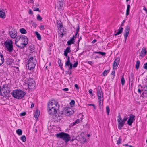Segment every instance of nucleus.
<instances>
[{"label": "nucleus", "mask_w": 147, "mask_h": 147, "mask_svg": "<svg viewBox=\"0 0 147 147\" xmlns=\"http://www.w3.org/2000/svg\"><path fill=\"white\" fill-rule=\"evenodd\" d=\"M15 44L20 49L25 47L28 44V38L23 35H18L16 38Z\"/></svg>", "instance_id": "obj_1"}, {"label": "nucleus", "mask_w": 147, "mask_h": 147, "mask_svg": "<svg viewBox=\"0 0 147 147\" xmlns=\"http://www.w3.org/2000/svg\"><path fill=\"white\" fill-rule=\"evenodd\" d=\"M11 94L15 98L20 99L24 97L25 93L21 90L17 89L13 90Z\"/></svg>", "instance_id": "obj_2"}, {"label": "nucleus", "mask_w": 147, "mask_h": 147, "mask_svg": "<svg viewBox=\"0 0 147 147\" xmlns=\"http://www.w3.org/2000/svg\"><path fill=\"white\" fill-rule=\"evenodd\" d=\"M52 102H49L47 105V110L49 114L51 115H53V118L55 117V118L56 117H57V115H55L57 113V108L54 107V104L52 105Z\"/></svg>", "instance_id": "obj_3"}, {"label": "nucleus", "mask_w": 147, "mask_h": 147, "mask_svg": "<svg viewBox=\"0 0 147 147\" xmlns=\"http://www.w3.org/2000/svg\"><path fill=\"white\" fill-rule=\"evenodd\" d=\"M55 136L58 138L62 139L66 143H67L71 138L68 134L63 132L56 134Z\"/></svg>", "instance_id": "obj_4"}, {"label": "nucleus", "mask_w": 147, "mask_h": 147, "mask_svg": "<svg viewBox=\"0 0 147 147\" xmlns=\"http://www.w3.org/2000/svg\"><path fill=\"white\" fill-rule=\"evenodd\" d=\"M7 50L10 53H11L13 50L12 41L11 40L7 39L4 43Z\"/></svg>", "instance_id": "obj_5"}, {"label": "nucleus", "mask_w": 147, "mask_h": 147, "mask_svg": "<svg viewBox=\"0 0 147 147\" xmlns=\"http://www.w3.org/2000/svg\"><path fill=\"white\" fill-rule=\"evenodd\" d=\"M36 59L33 57H30L28 60V69L33 70L36 64Z\"/></svg>", "instance_id": "obj_6"}, {"label": "nucleus", "mask_w": 147, "mask_h": 147, "mask_svg": "<svg viewBox=\"0 0 147 147\" xmlns=\"http://www.w3.org/2000/svg\"><path fill=\"white\" fill-rule=\"evenodd\" d=\"M56 24L58 26V29L60 32L59 34L61 35H62L61 37H62L63 36V32H64L63 24L61 21L59 19L57 20Z\"/></svg>", "instance_id": "obj_7"}, {"label": "nucleus", "mask_w": 147, "mask_h": 147, "mask_svg": "<svg viewBox=\"0 0 147 147\" xmlns=\"http://www.w3.org/2000/svg\"><path fill=\"white\" fill-rule=\"evenodd\" d=\"M36 85L35 82L33 78L28 79V89L32 90L34 89Z\"/></svg>", "instance_id": "obj_8"}, {"label": "nucleus", "mask_w": 147, "mask_h": 147, "mask_svg": "<svg viewBox=\"0 0 147 147\" xmlns=\"http://www.w3.org/2000/svg\"><path fill=\"white\" fill-rule=\"evenodd\" d=\"M135 116L132 114L129 115V117L127 121V124L129 126H131L132 124L135 120Z\"/></svg>", "instance_id": "obj_9"}, {"label": "nucleus", "mask_w": 147, "mask_h": 147, "mask_svg": "<svg viewBox=\"0 0 147 147\" xmlns=\"http://www.w3.org/2000/svg\"><path fill=\"white\" fill-rule=\"evenodd\" d=\"M97 96L98 98H102L103 94L102 90L101 87L100 86H98L97 88Z\"/></svg>", "instance_id": "obj_10"}, {"label": "nucleus", "mask_w": 147, "mask_h": 147, "mask_svg": "<svg viewBox=\"0 0 147 147\" xmlns=\"http://www.w3.org/2000/svg\"><path fill=\"white\" fill-rule=\"evenodd\" d=\"M120 58L118 57L114 60L113 65V69H117L120 62Z\"/></svg>", "instance_id": "obj_11"}, {"label": "nucleus", "mask_w": 147, "mask_h": 147, "mask_svg": "<svg viewBox=\"0 0 147 147\" xmlns=\"http://www.w3.org/2000/svg\"><path fill=\"white\" fill-rule=\"evenodd\" d=\"M130 30V27L129 26H126L125 29V33L124 34V36L125 37V43L127 38L129 34Z\"/></svg>", "instance_id": "obj_12"}, {"label": "nucleus", "mask_w": 147, "mask_h": 147, "mask_svg": "<svg viewBox=\"0 0 147 147\" xmlns=\"http://www.w3.org/2000/svg\"><path fill=\"white\" fill-rule=\"evenodd\" d=\"M17 32L16 31L14 30H12L11 31L9 32V34L11 37L13 38H15L17 36Z\"/></svg>", "instance_id": "obj_13"}, {"label": "nucleus", "mask_w": 147, "mask_h": 147, "mask_svg": "<svg viewBox=\"0 0 147 147\" xmlns=\"http://www.w3.org/2000/svg\"><path fill=\"white\" fill-rule=\"evenodd\" d=\"M146 53L147 51L146 48L143 47L140 53L139 57H141L142 58L143 57L145 56Z\"/></svg>", "instance_id": "obj_14"}, {"label": "nucleus", "mask_w": 147, "mask_h": 147, "mask_svg": "<svg viewBox=\"0 0 147 147\" xmlns=\"http://www.w3.org/2000/svg\"><path fill=\"white\" fill-rule=\"evenodd\" d=\"M6 17L5 11L3 9H0V17L3 19L5 18Z\"/></svg>", "instance_id": "obj_15"}, {"label": "nucleus", "mask_w": 147, "mask_h": 147, "mask_svg": "<svg viewBox=\"0 0 147 147\" xmlns=\"http://www.w3.org/2000/svg\"><path fill=\"white\" fill-rule=\"evenodd\" d=\"M58 1L59 6H57V7L58 10L60 11L61 10L63 6L64 0H58Z\"/></svg>", "instance_id": "obj_16"}, {"label": "nucleus", "mask_w": 147, "mask_h": 147, "mask_svg": "<svg viewBox=\"0 0 147 147\" xmlns=\"http://www.w3.org/2000/svg\"><path fill=\"white\" fill-rule=\"evenodd\" d=\"M29 47L28 49L30 51V53H33L35 51V47L33 44H29Z\"/></svg>", "instance_id": "obj_17"}, {"label": "nucleus", "mask_w": 147, "mask_h": 147, "mask_svg": "<svg viewBox=\"0 0 147 147\" xmlns=\"http://www.w3.org/2000/svg\"><path fill=\"white\" fill-rule=\"evenodd\" d=\"M118 127L119 130H121L122 129V127L124 126L125 124L124 123H123L121 121L118 120Z\"/></svg>", "instance_id": "obj_18"}, {"label": "nucleus", "mask_w": 147, "mask_h": 147, "mask_svg": "<svg viewBox=\"0 0 147 147\" xmlns=\"http://www.w3.org/2000/svg\"><path fill=\"white\" fill-rule=\"evenodd\" d=\"M70 140V142L73 145H76V144H77V142H78L77 139L74 136L73 137L72 139L71 138Z\"/></svg>", "instance_id": "obj_19"}, {"label": "nucleus", "mask_w": 147, "mask_h": 147, "mask_svg": "<svg viewBox=\"0 0 147 147\" xmlns=\"http://www.w3.org/2000/svg\"><path fill=\"white\" fill-rule=\"evenodd\" d=\"M75 42L74 37H73L70 40L67 42V44L68 45H70L72 44H74Z\"/></svg>", "instance_id": "obj_20"}, {"label": "nucleus", "mask_w": 147, "mask_h": 147, "mask_svg": "<svg viewBox=\"0 0 147 147\" xmlns=\"http://www.w3.org/2000/svg\"><path fill=\"white\" fill-rule=\"evenodd\" d=\"M123 28L122 27H120L118 30V31L117 33L114 34V35L117 36L122 33Z\"/></svg>", "instance_id": "obj_21"}, {"label": "nucleus", "mask_w": 147, "mask_h": 147, "mask_svg": "<svg viewBox=\"0 0 147 147\" xmlns=\"http://www.w3.org/2000/svg\"><path fill=\"white\" fill-rule=\"evenodd\" d=\"M40 111L39 110H36L34 113V117L35 118H38L40 115Z\"/></svg>", "instance_id": "obj_22"}, {"label": "nucleus", "mask_w": 147, "mask_h": 147, "mask_svg": "<svg viewBox=\"0 0 147 147\" xmlns=\"http://www.w3.org/2000/svg\"><path fill=\"white\" fill-rule=\"evenodd\" d=\"M140 63V61L139 60H138L136 61V63L135 65V68L137 70H138L139 69Z\"/></svg>", "instance_id": "obj_23"}, {"label": "nucleus", "mask_w": 147, "mask_h": 147, "mask_svg": "<svg viewBox=\"0 0 147 147\" xmlns=\"http://www.w3.org/2000/svg\"><path fill=\"white\" fill-rule=\"evenodd\" d=\"M93 53L95 54H99L101 55L102 56H105L106 55V53L105 52L101 51H94Z\"/></svg>", "instance_id": "obj_24"}, {"label": "nucleus", "mask_w": 147, "mask_h": 147, "mask_svg": "<svg viewBox=\"0 0 147 147\" xmlns=\"http://www.w3.org/2000/svg\"><path fill=\"white\" fill-rule=\"evenodd\" d=\"M35 34L36 35V37L38 40H41V36L38 32L36 31L35 32Z\"/></svg>", "instance_id": "obj_25"}, {"label": "nucleus", "mask_w": 147, "mask_h": 147, "mask_svg": "<svg viewBox=\"0 0 147 147\" xmlns=\"http://www.w3.org/2000/svg\"><path fill=\"white\" fill-rule=\"evenodd\" d=\"M127 10L126 11V15L128 16L129 13L130 11V5L129 4H127Z\"/></svg>", "instance_id": "obj_26"}, {"label": "nucleus", "mask_w": 147, "mask_h": 147, "mask_svg": "<svg viewBox=\"0 0 147 147\" xmlns=\"http://www.w3.org/2000/svg\"><path fill=\"white\" fill-rule=\"evenodd\" d=\"M134 79V76L132 73H131L129 76V83L130 82V81H131L132 82Z\"/></svg>", "instance_id": "obj_27"}, {"label": "nucleus", "mask_w": 147, "mask_h": 147, "mask_svg": "<svg viewBox=\"0 0 147 147\" xmlns=\"http://www.w3.org/2000/svg\"><path fill=\"white\" fill-rule=\"evenodd\" d=\"M122 76L121 81V85L122 86H124L125 84V80L124 78V75H123Z\"/></svg>", "instance_id": "obj_28"}, {"label": "nucleus", "mask_w": 147, "mask_h": 147, "mask_svg": "<svg viewBox=\"0 0 147 147\" xmlns=\"http://www.w3.org/2000/svg\"><path fill=\"white\" fill-rule=\"evenodd\" d=\"M16 133L19 136H21L22 134V130L20 129H18L16 130Z\"/></svg>", "instance_id": "obj_29"}, {"label": "nucleus", "mask_w": 147, "mask_h": 147, "mask_svg": "<svg viewBox=\"0 0 147 147\" xmlns=\"http://www.w3.org/2000/svg\"><path fill=\"white\" fill-rule=\"evenodd\" d=\"M20 31L22 34H25L27 33V32L25 29L24 28H22L20 29Z\"/></svg>", "instance_id": "obj_30"}, {"label": "nucleus", "mask_w": 147, "mask_h": 147, "mask_svg": "<svg viewBox=\"0 0 147 147\" xmlns=\"http://www.w3.org/2000/svg\"><path fill=\"white\" fill-rule=\"evenodd\" d=\"M0 60H1V63H0V65H1L3 64L4 61V58L2 54V56H0Z\"/></svg>", "instance_id": "obj_31"}, {"label": "nucleus", "mask_w": 147, "mask_h": 147, "mask_svg": "<svg viewBox=\"0 0 147 147\" xmlns=\"http://www.w3.org/2000/svg\"><path fill=\"white\" fill-rule=\"evenodd\" d=\"M20 138L23 142H25L26 141V139L25 135H22L20 137Z\"/></svg>", "instance_id": "obj_32"}, {"label": "nucleus", "mask_w": 147, "mask_h": 147, "mask_svg": "<svg viewBox=\"0 0 147 147\" xmlns=\"http://www.w3.org/2000/svg\"><path fill=\"white\" fill-rule=\"evenodd\" d=\"M80 120L79 119H77L75 122H74L72 123V126H74V125H76L77 124L79 123L80 122Z\"/></svg>", "instance_id": "obj_33"}, {"label": "nucleus", "mask_w": 147, "mask_h": 147, "mask_svg": "<svg viewBox=\"0 0 147 147\" xmlns=\"http://www.w3.org/2000/svg\"><path fill=\"white\" fill-rule=\"evenodd\" d=\"M72 65V64L71 62H65V67H66L70 66Z\"/></svg>", "instance_id": "obj_34"}, {"label": "nucleus", "mask_w": 147, "mask_h": 147, "mask_svg": "<svg viewBox=\"0 0 147 147\" xmlns=\"http://www.w3.org/2000/svg\"><path fill=\"white\" fill-rule=\"evenodd\" d=\"M106 111L107 115H109V114L110 110L109 107L108 106H107L106 107Z\"/></svg>", "instance_id": "obj_35"}, {"label": "nucleus", "mask_w": 147, "mask_h": 147, "mask_svg": "<svg viewBox=\"0 0 147 147\" xmlns=\"http://www.w3.org/2000/svg\"><path fill=\"white\" fill-rule=\"evenodd\" d=\"M122 141V139L121 137H120L119 138V139L117 140V144L118 145H119L121 143Z\"/></svg>", "instance_id": "obj_36"}, {"label": "nucleus", "mask_w": 147, "mask_h": 147, "mask_svg": "<svg viewBox=\"0 0 147 147\" xmlns=\"http://www.w3.org/2000/svg\"><path fill=\"white\" fill-rule=\"evenodd\" d=\"M109 70H105L103 72L102 74L104 76H105L109 73Z\"/></svg>", "instance_id": "obj_37"}, {"label": "nucleus", "mask_w": 147, "mask_h": 147, "mask_svg": "<svg viewBox=\"0 0 147 147\" xmlns=\"http://www.w3.org/2000/svg\"><path fill=\"white\" fill-rule=\"evenodd\" d=\"M98 100L99 105H103V101L101 100V98H98Z\"/></svg>", "instance_id": "obj_38"}, {"label": "nucleus", "mask_w": 147, "mask_h": 147, "mask_svg": "<svg viewBox=\"0 0 147 147\" xmlns=\"http://www.w3.org/2000/svg\"><path fill=\"white\" fill-rule=\"evenodd\" d=\"M37 20L39 21H41L42 20V17L41 16L38 14L37 15Z\"/></svg>", "instance_id": "obj_39"}, {"label": "nucleus", "mask_w": 147, "mask_h": 147, "mask_svg": "<svg viewBox=\"0 0 147 147\" xmlns=\"http://www.w3.org/2000/svg\"><path fill=\"white\" fill-rule=\"evenodd\" d=\"M65 51L68 53H70L71 51L70 47H67Z\"/></svg>", "instance_id": "obj_40"}, {"label": "nucleus", "mask_w": 147, "mask_h": 147, "mask_svg": "<svg viewBox=\"0 0 147 147\" xmlns=\"http://www.w3.org/2000/svg\"><path fill=\"white\" fill-rule=\"evenodd\" d=\"M54 103L53 102H52L53 104V105H54L53 104H54L55 105H54V107H57V105H58V107L59 105L58 104V102H56L55 100L54 101ZM53 105V104H52V105Z\"/></svg>", "instance_id": "obj_41"}, {"label": "nucleus", "mask_w": 147, "mask_h": 147, "mask_svg": "<svg viewBox=\"0 0 147 147\" xmlns=\"http://www.w3.org/2000/svg\"><path fill=\"white\" fill-rule=\"evenodd\" d=\"M127 118L126 116H125L123 118V119L122 120L121 119V121H123V123H125V122L127 121Z\"/></svg>", "instance_id": "obj_42"}, {"label": "nucleus", "mask_w": 147, "mask_h": 147, "mask_svg": "<svg viewBox=\"0 0 147 147\" xmlns=\"http://www.w3.org/2000/svg\"><path fill=\"white\" fill-rule=\"evenodd\" d=\"M147 94V89H146V90L145 91L143 92L142 94V96L143 97H144L145 96L144 94Z\"/></svg>", "instance_id": "obj_43"}, {"label": "nucleus", "mask_w": 147, "mask_h": 147, "mask_svg": "<svg viewBox=\"0 0 147 147\" xmlns=\"http://www.w3.org/2000/svg\"><path fill=\"white\" fill-rule=\"evenodd\" d=\"M117 117L118 119H117V121H118V120L121 121V120L122 118L120 114V113H119Z\"/></svg>", "instance_id": "obj_44"}, {"label": "nucleus", "mask_w": 147, "mask_h": 147, "mask_svg": "<svg viewBox=\"0 0 147 147\" xmlns=\"http://www.w3.org/2000/svg\"><path fill=\"white\" fill-rule=\"evenodd\" d=\"M111 74L113 75V78H112V79H113V78H114V77L115 76V69H113V71Z\"/></svg>", "instance_id": "obj_45"}, {"label": "nucleus", "mask_w": 147, "mask_h": 147, "mask_svg": "<svg viewBox=\"0 0 147 147\" xmlns=\"http://www.w3.org/2000/svg\"><path fill=\"white\" fill-rule=\"evenodd\" d=\"M58 63L59 64V66L60 67L62 68L61 67L63 65V64L61 63V60L59 59V60L58 61Z\"/></svg>", "instance_id": "obj_46"}, {"label": "nucleus", "mask_w": 147, "mask_h": 147, "mask_svg": "<svg viewBox=\"0 0 147 147\" xmlns=\"http://www.w3.org/2000/svg\"><path fill=\"white\" fill-rule=\"evenodd\" d=\"M143 67L144 69L147 70V62L144 64Z\"/></svg>", "instance_id": "obj_47"}, {"label": "nucleus", "mask_w": 147, "mask_h": 147, "mask_svg": "<svg viewBox=\"0 0 147 147\" xmlns=\"http://www.w3.org/2000/svg\"><path fill=\"white\" fill-rule=\"evenodd\" d=\"M78 64V61H76V62H75V63L73 65V67L74 68H76L77 67V65Z\"/></svg>", "instance_id": "obj_48"}, {"label": "nucleus", "mask_w": 147, "mask_h": 147, "mask_svg": "<svg viewBox=\"0 0 147 147\" xmlns=\"http://www.w3.org/2000/svg\"><path fill=\"white\" fill-rule=\"evenodd\" d=\"M88 105L89 106H92L93 107V108L94 109H96V107L95 105L93 104H88Z\"/></svg>", "instance_id": "obj_49"}, {"label": "nucleus", "mask_w": 147, "mask_h": 147, "mask_svg": "<svg viewBox=\"0 0 147 147\" xmlns=\"http://www.w3.org/2000/svg\"><path fill=\"white\" fill-rule=\"evenodd\" d=\"M80 29V26L78 24V26H77V28L76 30V32L78 33V32L79 31Z\"/></svg>", "instance_id": "obj_50"}, {"label": "nucleus", "mask_w": 147, "mask_h": 147, "mask_svg": "<svg viewBox=\"0 0 147 147\" xmlns=\"http://www.w3.org/2000/svg\"><path fill=\"white\" fill-rule=\"evenodd\" d=\"M75 103V101L74 100H72L71 101V102L70 103V104L71 105H74Z\"/></svg>", "instance_id": "obj_51"}, {"label": "nucleus", "mask_w": 147, "mask_h": 147, "mask_svg": "<svg viewBox=\"0 0 147 147\" xmlns=\"http://www.w3.org/2000/svg\"><path fill=\"white\" fill-rule=\"evenodd\" d=\"M89 93L92 96H93L94 94L92 93V89H90L89 90Z\"/></svg>", "instance_id": "obj_52"}, {"label": "nucleus", "mask_w": 147, "mask_h": 147, "mask_svg": "<svg viewBox=\"0 0 147 147\" xmlns=\"http://www.w3.org/2000/svg\"><path fill=\"white\" fill-rule=\"evenodd\" d=\"M80 41V39H79L78 41V47H77L76 50L75 51V52H76L77 51H78L79 49V43Z\"/></svg>", "instance_id": "obj_53"}, {"label": "nucleus", "mask_w": 147, "mask_h": 147, "mask_svg": "<svg viewBox=\"0 0 147 147\" xmlns=\"http://www.w3.org/2000/svg\"><path fill=\"white\" fill-rule=\"evenodd\" d=\"M26 114V112H24L21 113L20 115V116H25Z\"/></svg>", "instance_id": "obj_54"}, {"label": "nucleus", "mask_w": 147, "mask_h": 147, "mask_svg": "<svg viewBox=\"0 0 147 147\" xmlns=\"http://www.w3.org/2000/svg\"><path fill=\"white\" fill-rule=\"evenodd\" d=\"M68 58L67 59L66 61V62H70V58L69 56H68V57H67Z\"/></svg>", "instance_id": "obj_55"}, {"label": "nucleus", "mask_w": 147, "mask_h": 147, "mask_svg": "<svg viewBox=\"0 0 147 147\" xmlns=\"http://www.w3.org/2000/svg\"><path fill=\"white\" fill-rule=\"evenodd\" d=\"M68 53H67L66 51H64V55L65 56H66V57H68Z\"/></svg>", "instance_id": "obj_56"}, {"label": "nucleus", "mask_w": 147, "mask_h": 147, "mask_svg": "<svg viewBox=\"0 0 147 147\" xmlns=\"http://www.w3.org/2000/svg\"><path fill=\"white\" fill-rule=\"evenodd\" d=\"M35 9L34 10V11H37L39 12H41V10H39V9L37 7H36L34 8Z\"/></svg>", "instance_id": "obj_57"}, {"label": "nucleus", "mask_w": 147, "mask_h": 147, "mask_svg": "<svg viewBox=\"0 0 147 147\" xmlns=\"http://www.w3.org/2000/svg\"><path fill=\"white\" fill-rule=\"evenodd\" d=\"M6 92V93L8 94V93H9L10 92V91L9 90H6V91H4V92H3V93H4V94L5 95H6V94H5V92Z\"/></svg>", "instance_id": "obj_58"}, {"label": "nucleus", "mask_w": 147, "mask_h": 147, "mask_svg": "<svg viewBox=\"0 0 147 147\" xmlns=\"http://www.w3.org/2000/svg\"><path fill=\"white\" fill-rule=\"evenodd\" d=\"M143 90L142 89L141 90L140 88H139L138 90V91L139 93H141V91H143Z\"/></svg>", "instance_id": "obj_59"}, {"label": "nucleus", "mask_w": 147, "mask_h": 147, "mask_svg": "<svg viewBox=\"0 0 147 147\" xmlns=\"http://www.w3.org/2000/svg\"><path fill=\"white\" fill-rule=\"evenodd\" d=\"M74 86L78 90L79 89V87L77 84H75L74 85Z\"/></svg>", "instance_id": "obj_60"}, {"label": "nucleus", "mask_w": 147, "mask_h": 147, "mask_svg": "<svg viewBox=\"0 0 147 147\" xmlns=\"http://www.w3.org/2000/svg\"><path fill=\"white\" fill-rule=\"evenodd\" d=\"M87 63L88 64H90L91 65H92V64H93L92 61H88Z\"/></svg>", "instance_id": "obj_61"}, {"label": "nucleus", "mask_w": 147, "mask_h": 147, "mask_svg": "<svg viewBox=\"0 0 147 147\" xmlns=\"http://www.w3.org/2000/svg\"><path fill=\"white\" fill-rule=\"evenodd\" d=\"M72 67H73V65H71L69 66V68H68V70H69V71L71 70L72 69Z\"/></svg>", "instance_id": "obj_62"}, {"label": "nucleus", "mask_w": 147, "mask_h": 147, "mask_svg": "<svg viewBox=\"0 0 147 147\" xmlns=\"http://www.w3.org/2000/svg\"><path fill=\"white\" fill-rule=\"evenodd\" d=\"M62 90L63 91H68L69 89L68 88H66L63 89H62Z\"/></svg>", "instance_id": "obj_63"}, {"label": "nucleus", "mask_w": 147, "mask_h": 147, "mask_svg": "<svg viewBox=\"0 0 147 147\" xmlns=\"http://www.w3.org/2000/svg\"><path fill=\"white\" fill-rule=\"evenodd\" d=\"M143 9L146 11V13L147 14V9L145 6H144Z\"/></svg>", "instance_id": "obj_64"}]
</instances>
